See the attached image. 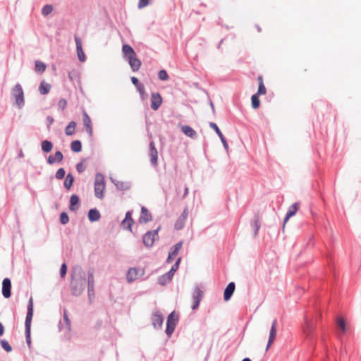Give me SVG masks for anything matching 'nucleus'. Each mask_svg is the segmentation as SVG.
<instances>
[{"mask_svg": "<svg viewBox=\"0 0 361 361\" xmlns=\"http://www.w3.org/2000/svg\"><path fill=\"white\" fill-rule=\"evenodd\" d=\"M149 157L152 166L156 167L158 164V152L153 140L149 142Z\"/></svg>", "mask_w": 361, "mask_h": 361, "instance_id": "11", "label": "nucleus"}, {"mask_svg": "<svg viewBox=\"0 0 361 361\" xmlns=\"http://www.w3.org/2000/svg\"><path fill=\"white\" fill-rule=\"evenodd\" d=\"M122 51L123 54V58H125L126 60L128 59L129 56H133L136 54L133 48L128 44H124L123 45Z\"/></svg>", "mask_w": 361, "mask_h": 361, "instance_id": "25", "label": "nucleus"}, {"mask_svg": "<svg viewBox=\"0 0 361 361\" xmlns=\"http://www.w3.org/2000/svg\"><path fill=\"white\" fill-rule=\"evenodd\" d=\"M47 127L49 128V126L54 123V120L52 116H48L47 117Z\"/></svg>", "mask_w": 361, "mask_h": 361, "instance_id": "58", "label": "nucleus"}, {"mask_svg": "<svg viewBox=\"0 0 361 361\" xmlns=\"http://www.w3.org/2000/svg\"><path fill=\"white\" fill-rule=\"evenodd\" d=\"M209 104H210L212 111L214 112L215 109H214V103L212 102V101H210Z\"/></svg>", "mask_w": 361, "mask_h": 361, "instance_id": "62", "label": "nucleus"}, {"mask_svg": "<svg viewBox=\"0 0 361 361\" xmlns=\"http://www.w3.org/2000/svg\"><path fill=\"white\" fill-rule=\"evenodd\" d=\"M59 221L62 225H66L69 221V216L66 212H63L60 214Z\"/></svg>", "mask_w": 361, "mask_h": 361, "instance_id": "41", "label": "nucleus"}, {"mask_svg": "<svg viewBox=\"0 0 361 361\" xmlns=\"http://www.w3.org/2000/svg\"><path fill=\"white\" fill-rule=\"evenodd\" d=\"M298 207L299 203L298 202H295L289 207L288 210L286 213V215H288V218H290L295 214L298 209Z\"/></svg>", "mask_w": 361, "mask_h": 361, "instance_id": "35", "label": "nucleus"}, {"mask_svg": "<svg viewBox=\"0 0 361 361\" xmlns=\"http://www.w3.org/2000/svg\"><path fill=\"white\" fill-rule=\"evenodd\" d=\"M188 194V188L187 186L185 187L183 198L185 197Z\"/></svg>", "mask_w": 361, "mask_h": 361, "instance_id": "61", "label": "nucleus"}, {"mask_svg": "<svg viewBox=\"0 0 361 361\" xmlns=\"http://www.w3.org/2000/svg\"><path fill=\"white\" fill-rule=\"evenodd\" d=\"M71 149L73 152H80L82 150V143L80 140H76L71 142Z\"/></svg>", "mask_w": 361, "mask_h": 361, "instance_id": "34", "label": "nucleus"}, {"mask_svg": "<svg viewBox=\"0 0 361 361\" xmlns=\"http://www.w3.org/2000/svg\"><path fill=\"white\" fill-rule=\"evenodd\" d=\"M132 214H133V211H131V210L128 211L126 213L124 219H126V220H129L130 221H134V219L132 217Z\"/></svg>", "mask_w": 361, "mask_h": 361, "instance_id": "56", "label": "nucleus"}, {"mask_svg": "<svg viewBox=\"0 0 361 361\" xmlns=\"http://www.w3.org/2000/svg\"><path fill=\"white\" fill-rule=\"evenodd\" d=\"M337 325L341 329V330L343 331V333L345 332L346 324H345V320L343 318H339L338 319Z\"/></svg>", "mask_w": 361, "mask_h": 361, "instance_id": "47", "label": "nucleus"}, {"mask_svg": "<svg viewBox=\"0 0 361 361\" xmlns=\"http://www.w3.org/2000/svg\"><path fill=\"white\" fill-rule=\"evenodd\" d=\"M180 216L182 217L183 219H187V218L188 216V208L184 209V210L183 211L182 214L180 215Z\"/></svg>", "mask_w": 361, "mask_h": 361, "instance_id": "57", "label": "nucleus"}, {"mask_svg": "<svg viewBox=\"0 0 361 361\" xmlns=\"http://www.w3.org/2000/svg\"><path fill=\"white\" fill-rule=\"evenodd\" d=\"M33 317V299L30 297L27 307V314L25 321V336L28 346L31 344V324Z\"/></svg>", "mask_w": 361, "mask_h": 361, "instance_id": "2", "label": "nucleus"}, {"mask_svg": "<svg viewBox=\"0 0 361 361\" xmlns=\"http://www.w3.org/2000/svg\"><path fill=\"white\" fill-rule=\"evenodd\" d=\"M203 295V291L200 289V286L198 284H196L192 293V299L193 301V304L191 308L192 310H195L198 308L201 302V300H202Z\"/></svg>", "mask_w": 361, "mask_h": 361, "instance_id": "7", "label": "nucleus"}, {"mask_svg": "<svg viewBox=\"0 0 361 361\" xmlns=\"http://www.w3.org/2000/svg\"><path fill=\"white\" fill-rule=\"evenodd\" d=\"M242 361H252V360L249 357H245V358L243 359Z\"/></svg>", "mask_w": 361, "mask_h": 361, "instance_id": "64", "label": "nucleus"}, {"mask_svg": "<svg viewBox=\"0 0 361 361\" xmlns=\"http://www.w3.org/2000/svg\"><path fill=\"white\" fill-rule=\"evenodd\" d=\"M74 183V177L71 173H68L64 180L63 185L67 190H69Z\"/></svg>", "mask_w": 361, "mask_h": 361, "instance_id": "31", "label": "nucleus"}, {"mask_svg": "<svg viewBox=\"0 0 361 361\" xmlns=\"http://www.w3.org/2000/svg\"><path fill=\"white\" fill-rule=\"evenodd\" d=\"M4 334V326L3 324L0 322V336H2Z\"/></svg>", "mask_w": 361, "mask_h": 361, "instance_id": "60", "label": "nucleus"}, {"mask_svg": "<svg viewBox=\"0 0 361 361\" xmlns=\"http://www.w3.org/2000/svg\"><path fill=\"white\" fill-rule=\"evenodd\" d=\"M11 96L18 109H20L25 106L24 92L20 83H16L12 88Z\"/></svg>", "mask_w": 361, "mask_h": 361, "instance_id": "3", "label": "nucleus"}, {"mask_svg": "<svg viewBox=\"0 0 361 361\" xmlns=\"http://www.w3.org/2000/svg\"><path fill=\"white\" fill-rule=\"evenodd\" d=\"M303 331L307 338L310 339L313 338V326L307 319H305Z\"/></svg>", "mask_w": 361, "mask_h": 361, "instance_id": "28", "label": "nucleus"}, {"mask_svg": "<svg viewBox=\"0 0 361 361\" xmlns=\"http://www.w3.org/2000/svg\"><path fill=\"white\" fill-rule=\"evenodd\" d=\"M80 202V197L76 194L71 195L68 206L69 210L71 212L77 210L79 208Z\"/></svg>", "mask_w": 361, "mask_h": 361, "instance_id": "22", "label": "nucleus"}, {"mask_svg": "<svg viewBox=\"0 0 361 361\" xmlns=\"http://www.w3.org/2000/svg\"><path fill=\"white\" fill-rule=\"evenodd\" d=\"M266 92H267V90H266V87L264 85V82H260L259 84V86H258L257 92L255 94H257L259 96L261 94H264L266 93Z\"/></svg>", "mask_w": 361, "mask_h": 361, "instance_id": "48", "label": "nucleus"}, {"mask_svg": "<svg viewBox=\"0 0 361 361\" xmlns=\"http://www.w3.org/2000/svg\"><path fill=\"white\" fill-rule=\"evenodd\" d=\"M53 143L47 140L42 141L41 144L42 150L44 153L50 152L53 149Z\"/></svg>", "mask_w": 361, "mask_h": 361, "instance_id": "32", "label": "nucleus"}, {"mask_svg": "<svg viewBox=\"0 0 361 361\" xmlns=\"http://www.w3.org/2000/svg\"><path fill=\"white\" fill-rule=\"evenodd\" d=\"M170 281H171L169 278H168L166 274H163L161 276H160L159 278H158V283L161 286H165L166 285L167 283H169Z\"/></svg>", "mask_w": 361, "mask_h": 361, "instance_id": "44", "label": "nucleus"}, {"mask_svg": "<svg viewBox=\"0 0 361 361\" xmlns=\"http://www.w3.org/2000/svg\"><path fill=\"white\" fill-rule=\"evenodd\" d=\"M183 241H180L171 247V250L169 252L168 257L166 260V263H171L174 259V258L178 255L179 250L181 249Z\"/></svg>", "mask_w": 361, "mask_h": 361, "instance_id": "13", "label": "nucleus"}, {"mask_svg": "<svg viewBox=\"0 0 361 361\" xmlns=\"http://www.w3.org/2000/svg\"><path fill=\"white\" fill-rule=\"evenodd\" d=\"M180 262H181V258H180V257H178V258L176 259V262L174 263V264L171 267V269L172 271H173L174 272H176V271L178 270V267H179V265H180Z\"/></svg>", "mask_w": 361, "mask_h": 361, "instance_id": "51", "label": "nucleus"}, {"mask_svg": "<svg viewBox=\"0 0 361 361\" xmlns=\"http://www.w3.org/2000/svg\"><path fill=\"white\" fill-rule=\"evenodd\" d=\"M149 4V0H139L138 8H142L147 6Z\"/></svg>", "mask_w": 361, "mask_h": 361, "instance_id": "53", "label": "nucleus"}, {"mask_svg": "<svg viewBox=\"0 0 361 361\" xmlns=\"http://www.w3.org/2000/svg\"><path fill=\"white\" fill-rule=\"evenodd\" d=\"M47 164H49V165H52L55 162H57L56 160L55 156H53V155H49L47 158Z\"/></svg>", "mask_w": 361, "mask_h": 361, "instance_id": "55", "label": "nucleus"}, {"mask_svg": "<svg viewBox=\"0 0 361 361\" xmlns=\"http://www.w3.org/2000/svg\"><path fill=\"white\" fill-rule=\"evenodd\" d=\"M54 156L57 162H61L63 159V155L61 151H56Z\"/></svg>", "mask_w": 361, "mask_h": 361, "instance_id": "52", "label": "nucleus"}, {"mask_svg": "<svg viewBox=\"0 0 361 361\" xmlns=\"http://www.w3.org/2000/svg\"><path fill=\"white\" fill-rule=\"evenodd\" d=\"M181 131L188 137L190 138H195L197 137L196 131L190 126L185 125L181 127Z\"/></svg>", "mask_w": 361, "mask_h": 361, "instance_id": "27", "label": "nucleus"}, {"mask_svg": "<svg viewBox=\"0 0 361 361\" xmlns=\"http://www.w3.org/2000/svg\"><path fill=\"white\" fill-rule=\"evenodd\" d=\"M0 344L1 348L7 353L12 351V347L7 341L1 339L0 341Z\"/></svg>", "mask_w": 361, "mask_h": 361, "instance_id": "43", "label": "nucleus"}, {"mask_svg": "<svg viewBox=\"0 0 361 361\" xmlns=\"http://www.w3.org/2000/svg\"><path fill=\"white\" fill-rule=\"evenodd\" d=\"M87 293L88 298L90 303L94 298V269H91L87 272Z\"/></svg>", "mask_w": 361, "mask_h": 361, "instance_id": "8", "label": "nucleus"}, {"mask_svg": "<svg viewBox=\"0 0 361 361\" xmlns=\"http://www.w3.org/2000/svg\"><path fill=\"white\" fill-rule=\"evenodd\" d=\"M152 220V214L144 206L141 207V213L139 217V222L140 224H147Z\"/></svg>", "mask_w": 361, "mask_h": 361, "instance_id": "16", "label": "nucleus"}, {"mask_svg": "<svg viewBox=\"0 0 361 361\" xmlns=\"http://www.w3.org/2000/svg\"><path fill=\"white\" fill-rule=\"evenodd\" d=\"M71 294L74 296H80L85 290L87 283L86 273L80 266H75L71 270Z\"/></svg>", "mask_w": 361, "mask_h": 361, "instance_id": "1", "label": "nucleus"}, {"mask_svg": "<svg viewBox=\"0 0 361 361\" xmlns=\"http://www.w3.org/2000/svg\"><path fill=\"white\" fill-rule=\"evenodd\" d=\"M66 175V171L63 168L59 169L55 174V177L58 180H61L64 178Z\"/></svg>", "mask_w": 361, "mask_h": 361, "instance_id": "46", "label": "nucleus"}, {"mask_svg": "<svg viewBox=\"0 0 361 361\" xmlns=\"http://www.w3.org/2000/svg\"><path fill=\"white\" fill-rule=\"evenodd\" d=\"M105 189L104 177L100 173H97L95 176L94 180V195L99 199L104 198V190Z\"/></svg>", "mask_w": 361, "mask_h": 361, "instance_id": "5", "label": "nucleus"}, {"mask_svg": "<svg viewBox=\"0 0 361 361\" xmlns=\"http://www.w3.org/2000/svg\"><path fill=\"white\" fill-rule=\"evenodd\" d=\"M178 322V317L176 316L175 312L173 311L171 312L167 317L166 326L165 330L166 334L167 335L168 337H171V336L173 333Z\"/></svg>", "mask_w": 361, "mask_h": 361, "instance_id": "6", "label": "nucleus"}, {"mask_svg": "<svg viewBox=\"0 0 361 361\" xmlns=\"http://www.w3.org/2000/svg\"><path fill=\"white\" fill-rule=\"evenodd\" d=\"M131 82L135 86L137 90L140 93L141 97L142 99L145 98V96L146 95L145 93V87L143 83L140 82L139 80L136 77H131Z\"/></svg>", "mask_w": 361, "mask_h": 361, "instance_id": "20", "label": "nucleus"}, {"mask_svg": "<svg viewBox=\"0 0 361 361\" xmlns=\"http://www.w3.org/2000/svg\"><path fill=\"white\" fill-rule=\"evenodd\" d=\"M162 104V97L159 92H154L151 94V108L157 111Z\"/></svg>", "mask_w": 361, "mask_h": 361, "instance_id": "14", "label": "nucleus"}, {"mask_svg": "<svg viewBox=\"0 0 361 361\" xmlns=\"http://www.w3.org/2000/svg\"><path fill=\"white\" fill-rule=\"evenodd\" d=\"M276 324H277L276 319H274L271 324V329H270V332H269V336L267 345L266 347L267 351L269 350V348L271 345L272 343L274 342V341L276 336V333H277Z\"/></svg>", "mask_w": 361, "mask_h": 361, "instance_id": "18", "label": "nucleus"}, {"mask_svg": "<svg viewBox=\"0 0 361 361\" xmlns=\"http://www.w3.org/2000/svg\"><path fill=\"white\" fill-rule=\"evenodd\" d=\"M75 41L76 44V51L78 60L81 62H84L85 61L86 57L82 49L81 40L79 37H75Z\"/></svg>", "mask_w": 361, "mask_h": 361, "instance_id": "19", "label": "nucleus"}, {"mask_svg": "<svg viewBox=\"0 0 361 361\" xmlns=\"http://www.w3.org/2000/svg\"><path fill=\"white\" fill-rule=\"evenodd\" d=\"M259 95L255 94L251 97L252 106L255 109L259 107L260 101H259Z\"/></svg>", "mask_w": 361, "mask_h": 361, "instance_id": "40", "label": "nucleus"}, {"mask_svg": "<svg viewBox=\"0 0 361 361\" xmlns=\"http://www.w3.org/2000/svg\"><path fill=\"white\" fill-rule=\"evenodd\" d=\"M76 123L73 121H71L65 129V133L66 135H72L75 133V127Z\"/></svg>", "mask_w": 361, "mask_h": 361, "instance_id": "36", "label": "nucleus"}, {"mask_svg": "<svg viewBox=\"0 0 361 361\" xmlns=\"http://www.w3.org/2000/svg\"><path fill=\"white\" fill-rule=\"evenodd\" d=\"M186 219L179 216L174 224V228L176 230H181L184 228Z\"/></svg>", "mask_w": 361, "mask_h": 361, "instance_id": "38", "label": "nucleus"}, {"mask_svg": "<svg viewBox=\"0 0 361 361\" xmlns=\"http://www.w3.org/2000/svg\"><path fill=\"white\" fill-rule=\"evenodd\" d=\"M2 295L5 298L11 296V281L9 278H5L2 281Z\"/></svg>", "mask_w": 361, "mask_h": 361, "instance_id": "15", "label": "nucleus"}, {"mask_svg": "<svg viewBox=\"0 0 361 361\" xmlns=\"http://www.w3.org/2000/svg\"><path fill=\"white\" fill-rule=\"evenodd\" d=\"M251 226L253 229L254 235L256 236L258 234L259 230L261 227L260 220L258 214L255 215L254 220L251 222Z\"/></svg>", "mask_w": 361, "mask_h": 361, "instance_id": "30", "label": "nucleus"}, {"mask_svg": "<svg viewBox=\"0 0 361 361\" xmlns=\"http://www.w3.org/2000/svg\"><path fill=\"white\" fill-rule=\"evenodd\" d=\"M223 42H224V39H221L219 41V44H218V46H217V48H218V49H220V48H221V44H222Z\"/></svg>", "mask_w": 361, "mask_h": 361, "instance_id": "63", "label": "nucleus"}, {"mask_svg": "<svg viewBox=\"0 0 361 361\" xmlns=\"http://www.w3.org/2000/svg\"><path fill=\"white\" fill-rule=\"evenodd\" d=\"M51 90V85L49 83L45 82V81H42L39 87V91L41 94H47Z\"/></svg>", "mask_w": 361, "mask_h": 361, "instance_id": "33", "label": "nucleus"}, {"mask_svg": "<svg viewBox=\"0 0 361 361\" xmlns=\"http://www.w3.org/2000/svg\"><path fill=\"white\" fill-rule=\"evenodd\" d=\"M161 230V226L152 231H147L142 236V242L144 245L147 248L153 247L156 240H159V231Z\"/></svg>", "mask_w": 361, "mask_h": 361, "instance_id": "4", "label": "nucleus"}, {"mask_svg": "<svg viewBox=\"0 0 361 361\" xmlns=\"http://www.w3.org/2000/svg\"><path fill=\"white\" fill-rule=\"evenodd\" d=\"M134 222V221H130L129 220H126V219H124L121 221V226L124 230L132 231V226Z\"/></svg>", "mask_w": 361, "mask_h": 361, "instance_id": "39", "label": "nucleus"}, {"mask_svg": "<svg viewBox=\"0 0 361 361\" xmlns=\"http://www.w3.org/2000/svg\"><path fill=\"white\" fill-rule=\"evenodd\" d=\"M53 11V6L51 4H46L42 8V14L44 16L50 14Z\"/></svg>", "mask_w": 361, "mask_h": 361, "instance_id": "42", "label": "nucleus"}, {"mask_svg": "<svg viewBox=\"0 0 361 361\" xmlns=\"http://www.w3.org/2000/svg\"><path fill=\"white\" fill-rule=\"evenodd\" d=\"M82 122L85 127V130L89 135L90 137H92L93 135V129L92 126V121L88 115V114L86 112L85 110L82 111Z\"/></svg>", "mask_w": 361, "mask_h": 361, "instance_id": "12", "label": "nucleus"}, {"mask_svg": "<svg viewBox=\"0 0 361 361\" xmlns=\"http://www.w3.org/2000/svg\"><path fill=\"white\" fill-rule=\"evenodd\" d=\"M140 275V269L137 268H130L129 269L128 273H127V280L128 282H133L135 281L138 276Z\"/></svg>", "mask_w": 361, "mask_h": 361, "instance_id": "26", "label": "nucleus"}, {"mask_svg": "<svg viewBox=\"0 0 361 361\" xmlns=\"http://www.w3.org/2000/svg\"><path fill=\"white\" fill-rule=\"evenodd\" d=\"M209 127L213 129L215 133L217 134L218 137H219L223 145H224V147L226 149H228V142H227V140L225 138L224 135H223V133H221V130L219 129V128L218 127V126L214 123V122H210L209 123Z\"/></svg>", "mask_w": 361, "mask_h": 361, "instance_id": "17", "label": "nucleus"}, {"mask_svg": "<svg viewBox=\"0 0 361 361\" xmlns=\"http://www.w3.org/2000/svg\"><path fill=\"white\" fill-rule=\"evenodd\" d=\"M67 273V266L66 264L64 262L61 264V269H60V276L61 278H64L66 274Z\"/></svg>", "mask_w": 361, "mask_h": 361, "instance_id": "50", "label": "nucleus"}, {"mask_svg": "<svg viewBox=\"0 0 361 361\" xmlns=\"http://www.w3.org/2000/svg\"><path fill=\"white\" fill-rule=\"evenodd\" d=\"M67 106V101L64 98H61L59 99L58 102V106L61 110H64Z\"/></svg>", "mask_w": 361, "mask_h": 361, "instance_id": "49", "label": "nucleus"}, {"mask_svg": "<svg viewBox=\"0 0 361 361\" xmlns=\"http://www.w3.org/2000/svg\"><path fill=\"white\" fill-rule=\"evenodd\" d=\"M87 217L90 222H95L100 219L101 214L97 208H92L89 210Z\"/></svg>", "mask_w": 361, "mask_h": 361, "instance_id": "24", "label": "nucleus"}, {"mask_svg": "<svg viewBox=\"0 0 361 361\" xmlns=\"http://www.w3.org/2000/svg\"><path fill=\"white\" fill-rule=\"evenodd\" d=\"M158 78L160 80L166 81V80H169V76L167 72L165 70L163 69V70H161V71H159V73H158Z\"/></svg>", "mask_w": 361, "mask_h": 361, "instance_id": "45", "label": "nucleus"}, {"mask_svg": "<svg viewBox=\"0 0 361 361\" xmlns=\"http://www.w3.org/2000/svg\"><path fill=\"white\" fill-rule=\"evenodd\" d=\"M235 288L234 282H230L226 287L224 292V299L225 301H228L232 297Z\"/></svg>", "mask_w": 361, "mask_h": 361, "instance_id": "23", "label": "nucleus"}, {"mask_svg": "<svg viewBox=\"0 0 361 361\" xmlns=\"http://www.w3.org/2000/svg\"><path fill=\"white\" fill-rule=\"evenodd\" d=\"M175 272L173 271H172L171 269H170L168 272H166L165 274L166 276L169 278V279L171 281L173 277V275H174Z\"/></svg>", "mask_w": 361, "mask_h": 361, "instance_id": "59", "label": "nucleus"}, {"mask_svg": "<svg viewBox=\"0 0 361 361\" xmlns=\"http://www.w3.org/2000/svg\"><path fill=\"white\" fill-rule=\"evenodd\" d=\"M152 325L155 329H161L164 322V317L159 311H155L152 314Z\"/></svg>", "mask_w": 361, "mask_h": 361, "instance_id": "10", "label": "nucleus"}, {"mask_svg": "<svg viewBox=\"0 0 361 361\" xmlns=\"http://www.w3.org/2000/svg\"><path fill=\"white\" fill-rule=\"evenodd\" d=\"M58 328L60 331H64L66 333H70L71 331V322L66 309L63 310V320L59 321Z\"/></svg>", "mask_w": 361, "mask_h": 361, "instance_id": "9", "label": "nucleus"}, {"mask_svg": "<svg viewBox=\"0 0 361 361\" xmlns=\"http://www.w3.org/2000/svg\"><path fill=\"white\" fill-rule=\"evenodd\" d=\"M127 61L133 72L137 71L140 68L142 63L141 61L137 58L136 55L129 56Z\"/></svg>", "mask_w": 361, "mask_h": 361, "instance_id": "21", "label": "nucleus"}, {"mask_svg": "<svg viewBox=\"0 0 361 361\" xmlns=\"http://www.w3.org/2000/svg\"><path fill=\"white\" fill-rule=\"evenodd\" d=\"M112 182L114 183L115 186L118 190L126 191L130 188V183L129 182H123L119 180H112Z\"/></svg>", "mask_w": 361, "mask_h": 361, "instance_id": "29", "label": "nucleus"}, {"mask_svg": "<svg viewBox=\"0 0 361 361\" xmlns=\"http://www.w3.org/2000/svg\"><path fill=\"white\" fill-rule=\"evenodd\" d=\"M46 64L40 61H36L35 64V71L37 73H42L46 70Z\"/></svg>", "mask_w": 361, "mask_h": 361, "instance_id": "37", "label": "nucleus"}, {"mask_svg": "<svg viewBox=\"0 0 361 361\" xmlns=\"http://www.w3.org/2000/svg\"><path fill=\"white\" fill-rule=\"evenodd\" d=\"M85 167L84 166L82 162L78 163L76 164V170L78 173H82L85 171Z\"/></svg>", "mask_w": 361, "mask_h": 361, "instance_id": "54", "label": "nucleus"}]
</instances>
